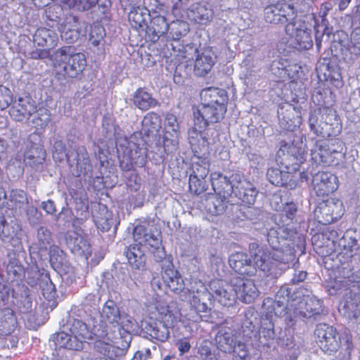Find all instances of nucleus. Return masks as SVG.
Instances as JSON below:
<instances>
[{"mask_svg": "<svg viewBox=\"0 0 360 360\" xmlns=\"http://www.w3.org/2000/svg\"><path fill=\"white\" fill-rule=\"evenodd\" d=\"M249 255L237 252L231 255L229 265L239 275L252 276L255 275L257 268L266 274H271L280 264L285 263V254L279 248L269 250L257 243H251L248 246Z\"/></svg>", "mask_w": 360, "mask_h": 360, "instance_id": "obj_1", "label": "nucleus"}, {"mask_svg": "<svg viewBox=\"0 0 360 360\" xmlns=\"http://www.w3.org/2000/svg\"><path fill=\"white\" fill-rule=\"evenodd\" d=\"M204 92L205 103L193 112L194 129L200 134L210 124L219 123L224 118L229 103L228 94L223 89L209 87Z\"/></svg>", "mask_w": 360, "mask_h": 360, "instance_id": "obj_2", "label": "nucleus"}, {"mask_svg": "<svg viewBox=\"0 0 360 360\" xmlns=\"http://www.w3.org/2000/svg\"><path fill=\"white\" fill-rule=\"evenodd\" d=\"M134 244L129 245L125 251L128 262L136 269H139L143 263V253L141 246L158 248L161 245L162 237L160 229H148L143 224H139L133 229Z\"/></svg>", "mask_w": 360, "mask_h": 360, "instance_id": "obj_3", "label": "nucleus"}, {"mask_svg": "<svg viewBox=\"0 0 360 360\" xmlns=\"http://www.w3.org/2000/svg\"><path fill=\"white\" fill-rule=\"evenodd\" d=\"M53 65L65 79L76 78L84 70L86 59L83 53L74 52L71 46H64L55 52Z\"/></svg>", "mask_w": 360, "mask_h": 360, "instance_id": "obj_4", "label": "nucleus"}, {"mask_svg": "<svg viewBox=\"0 0 360 360\" xmlns=\"http://www.w3.org/2000/svg\"><path fill=\"white\" fill-rule=\"evenodd\" d=\"M288 41L299 50H308L313 46V41L304 22L300 20L288 23L285 27Z\"/></svg>", "mask_w": 360, "mask_h": 360, "instance_id": "obj_5", "label": "nucleus"}, {"mask_svg": "<svg viewBox=\"0 0 360 360\" xmlns=\"http://www.w3.org/2000/svg\"><path fill=\"white\" fill-rule=\"evenodd\" d=\"M316 221L322 224H330L338 221L344 214L342 202L337 198L326 197L316 206Z\"/></svg>", "mask_w": 360, "mask_h": 360, "instance_id": "obj_6", "label": "nucleus"}, {"mask_svg": "<svg viewBox=\"0 0 360 360\" xmlns=\"http://www.w3.org/2000/svg\"><path fill=\"white\" fill-rule=\"evenodd\" d=\"M316 344L326 354L335 353L340 347L341 340L337 330L325 323L316 325Z\"/></svg>", "mask_w": 360, "mask_h": 360, "instance_id": "obj_7", "label": "nucleus"}, {"mask_svg": "<svg viewBox=\"0 0 360 360\" xmlns=\"http://www.w3.org/2000/svg\"><path fill=\"white\" fill-rule=\"evenodd\" d=\"M344 143L339 138H331L323 141L319 146L318 155L320 162L323 166H333L339 164Z\"/></svg>", "mask_w": 360, "mask_h": 360, "instance_id": "obj_8", "label": "nucleus"}, {"mask_svg": "<svg viewBox=\"0 0 360 360\" xmlns=\"http://www.w3.org/2000/svg\"><path fill=\"white\" fill-rule=\"evenodd\" d=\"M226 285L231 288L236 292L237 299L243 303H252L258 296V290L251 279L236 276L231 278L229 285Z\"/></svg>", "mask_w": 360, "mask_h": 360, "instance_id": "obj_9", "label": "nucleus"}, {"mask_svg": "<svg viewBox=\"0 0 360 360\" xmlns=\"http://www.w3.org/2000/svg\"><path fill=\"white\" fill-rule=\"evenodd\" d=\"M158 262H163L161 276L165 286L173 292H182L185 288V283L180 273L174 268L172 260L165 257L164 259H160Z\"/></svg>", "mask_w": 360, "mask_h": 360, "instance_id": "obj_10", "label": "nucleus"}, {"mask_svg": "<svg viewBox=\"0 0 360 360\" xmlns=\"http://www.w3.org/2000/svg\"><path fill=\"white\" fill-rule=\"evenodd\" d=\"M283 157L281 164L284 167L295 176L296 172L299 171L302 164L305 161L307 153L301 148L291 144L283 146Z\"/></svg>", "mask_w": 360, "mask_h": 360, "instance_id": "obj_11", "label": "nucleus"}, {"mask_svg": "<svg viewBox=\"0 0 360 360\" xmlns=\"http://www.w3.org/2000/svg\"><path fill=\"white\" fill-rule=\"evenodd\" d=\"M238 180L233 184L231 193L246 206L253 205L255 202L258 191L252 182L239 174Z\"/></svg>", "mask_w": 360, "mask_h": 360, "instance_id": "obj_12", "label": "nucleus"}, {"mask_svg": "<svg viewBox=\"0 0 360 360\" xmlns=\"http://www.w3.org/2000/svg\"><path fill=\"white\" fill-rule=\"evenodd\" d=\"M266 178L273 185L294 189L297 186V179L287 169L281 170L277 167H269L266 171Z\"/></svg>", "mask_w": 360, "mask_h": 360, "instance_id": "obj_13", "label": "nucleus"}, {"mask_svg": "<svg viewBox=\"0 0 360 360\" xmlns=\"http://www.w3.org/2000/svg\"><path fill=\"white\" fill-rule=\"evenodd\" d=\"M316 195L322 198L328 197L333 193L338 188V177L327 171L319 172L316 173Z\"/></svg>", "mask_w": 360, "mask_h": 360, "instance_id": "obj_14", "label": "nucleus"}, {"mask_svg": "<svg viewBox=\"0 0 360 360\" xmlns=\"http://www.w3.org/2000/svg\"><path fill=\"white\" fill-rule=\"evenodd\" d=\"M195 52L198 53L194 62V72L198 77H204L211 71L215 64L212 51L204 49L200 53L198 49H196Z\"/></svg>", "mask_w": 360, "mask_h": 360, "instance_id": "obj_15", "label": "nucleus"}, {"mask_svg": "<svg viewBox=\"0 0 360 360\" xmlns=\"http://www.w3.org/2000/svg\"><path fill=\"white\" fill-rule=\"evenodd\" d=\"M205 151L198 150L196 146L193 147V152L198 160L191 164L192 172L190 174H194L199 178H206L210 171V162L206 155L209 154L208 143L203 146Z\"/></svg>", "mask_w": 360, "mask_h": 360, "instance_id": "obj_16", "label": "nucleus"}, {"mask_svg": "<svg viewBox=\"0 0 360 360\" xmlns=\"http://www.w3.org/2000/svg\"><path fill=\"white\" fill-rule=\"evenodd\" d=\"M210 287L212 297L223 306L229 307L237 299L236 292H229L222 285L221 281H211Z\"/></svg>", "mask_w": 360, "mask_h": 360, "instance_id": "obj_17", "label": "nucleus"}, {"mask_svg": "<svg viewBox=\"0 0 360 360\" xmlns=\"http://www.w3.org/2000/svg\"><path fill=\"white\" fill-rule=\"evenodd\" d=\"M231 195L214 194L210 195L205 200V207L208 213L212 215L223 214L227 207L228 198Z\"/></svg>", "mask_w": 360, "mask_h": 360, "instance_id": "obj_18", "label": "nucleus"}, {"mask_svg": "<svg viewBox=\"0 0 360 360\" xmlns=\"http://www.w3.org/2000/svg\"><path fill=\"white\" fill-rule=\"evenodd\" d=\"M164 125V145L166 146L167 142L172 144L176 143L179 134V126L176 117L172 113H167L165 116Z\"/></svg>", "mask_w": 360, "mask_h": 360, "instance_id": "obj_19", "label": "nucleus"}, {"mask_svg": "<svg viewBox=\"0 0 360 360\" xmlns=\"http://www.w3.org/2000/svg\"><path fill=\"white\" fill-rule=\"evenodd\" d=\"M212 187L217 194L231 195L233 190L230 179L220 172H213L210 174Z\"/></svg>", "mask_w": 360, "mask_h": 360, "instance_id": "obj_20", "label": "nucleus"}, {"mask_svg": "<svg viewBox=\"0 0 360 360\" xmlns=\"http://www.w3.org/2000/svg\"><path fill=\"white\" fill-rule=\"evenodd\" d=\"M133 103L139 109L147 110L158 105V101L145 88H138L133 96Z\"/></svg>", "mask_w": 360, "mask_h": 360, "instance_id": "obj_21", "label": "nucleus"}, {"mask_svg": "<svg viewBox=\"0 0 360 360\" xmlns=\"http://www.w3.org/2000/svg\"><path fill=\"white\" fill-rule=\"evenodd\" d=\"M102 316L105 326L112 328V332H115L116 328L120 329L121 316L120 310L115 304H105L103 308Z\"/></svg>", "mask_w": 360, "mask_h": 360, "instance_id": "obj_22", "label": "nucleus"}, {"mask_svg": "<svg viewBox=\"0 0 360 360\" xmlns=\"http://www.w3.org/2000/svg\"><path fill=\"white\" fill-rule=\"evenodd\" d=\"M55 344L57 347L72 350H78L81 348V343L75 340L73 336L64 331L59 332L55 338Z\"/></svg>", "mask_w": 360, "mask_h": 360, "instance_id": "obj_23", "label": "nucleus"}, {"mask_svg": "<svg viewBox=\"0 0 360 360\" xmlns=\"http://www.w3.org/2000/svg\"><path fill=\"white\" fill-rule=\"evenodd\" d=\"M146 329L152 338L161 342L167 341L169 337V328L164 324L158 326L156 323H149Z\"/></svg>", "mask_w": 360, "mask_h": 360, "instance_id": "obj_24", "label": "nucleus"}, {"mask_svg": "<svg viewBox=\"0 0 360 360\" xmlns=\"http://www.w3.org/2000/svg\"><path fill=\"white\" fill-rule=\"evenodd\" d=\"M68 244L75 253L84 254L89 250L90 245L87 240L82 235L75 233L74 237L70 236Z\"/></svg>", "mask_w": 360, "mask_h": 360, "instance_id": "obj_25", "label": "nucleus"}, {"mask_svg": "<svg viewBox=\"0 0 360 360\" xmlns=\"http://www.w3.org/2000/svg\"><path fill=\"white\" fill-rule=\"evenodd\" d=\"M278 9L281 18H283V24L297 22V11L293 6L286 2H278Z\"/></svg>", "mask_w": 360, "mask_h": 360, "instance_id": "obj_26", "label": "nucleus"}, {"mask_svg": "<svg viewBox=\"0 0 360 360\" xmlns=\"http://www.w3.org/2000/svg\"><path fill=\"white\" fill-rule=\"evenodd\" d=\"M70 332L75 340L81 343V345L89 333L87 325L80 320L74 321L70 328Z\"/></svg>", "mask_w": 360, "mask_h": 360, "instance_id": "obj_27", "label": "nucleus"}, {"mask_svg": "<svg viewBox=\"0 0 360 360\" xmlns=\"http://www.w3.org/2000/svg\"><path fill=\"white\" fill-rule=\"evenodd\" d=\"M142 123L148 132L153 133L159 131L161 125V118L156 112H150L144 116Z\"/></svg>", "mask_w": 360, "mask_h": 360, "instance_id": "obj_28", "label": "nucleus"}, {"mask_svg": "<svg viewBox=\"0 0 360 360\" xmlns=\"http://www.w3.org/2000/svg\"><path fill=\"white\" fill-rule=\"evenodd\" d=\"M278 3L266 6L264 9V20L266 22L271 24L283 25V18H281L278 9Z\"/></svg>", "mask_w": 360, "mask_h": 360, "instance_id": "obj_29", "label": "nucleus"}, {"mask_svg": "<svg viewBox=\"0 0 360 360\" xmlns=\"http://www.w3.org/2000/svg\"><path fill=\"white\" fill-rule=\"evenodd\" d=\"M151 28L155 35L160 37L167 33L169 25L165 17L157 15L151 20Z\"/></svg>", "mask_w": 360, "mask_h": 360, "instance_id": "obj_30", "label": "nucleus"}, {"mask_svg": "<svg viewBox=\"0 0 360 360\" xmlns=\"http://www.w3.org/2000/svg\"><path fill=\"white\" fill-rule=\"evenodd\" d=\"M188 185L190 191L197 195L204 193L207 187L206 178L201 179L194 174H190Z\"/></svg>", "mask_w": 360, "mask_h": 360, "instance_id": "obj_31", "label": "nucleus"}, {"mask_svg": "<svg viewBox=\"0 0 360 360\" xmlns=\"http://www.w3.org/2000/svg\"><path fill=\"white\" fill-rule=\"evenodd\" d=\"M129 21L132 27L136 29L142 28L146 21L139 7H134L128 15Z\"/></svg>", "mask_w": 360, "mask_h": 360, "instance_id": "obj_32", "label": "nucleus"}, {"mask_svg": "<svg viewBox=\"0 0 360 360\" xmlns=\"http://www.w3.org/2000/svg\"><path fill=\"white\" fill-rule=\"evenodd\" d=\"M301 70V66L297 64L289 65L285 69L290 83H297V82L301 79V75L302 74Z\"/></svg>", "mask_w": 360, "mask_h": 360, "instance_id": "obj_33", "label": "nucleus"}, {"mask_svg": "<svg viewBox=\"0 0 360 360\" xmlns=\"http://www.w3.org/2000/svg\"><path fill=\"white\" fill-rule=\"evenodd\" d=\"M297 212V206L293 202H286L283 205L281 209V216L286 217L291 221L295 218Z\"/></svg>", "mask_w": 360, "mask_h": 360, "instance_id": "obj_34", "label": "nucleus"}, {"mask_svg": "<svg viewBox=\"0 0 360 360\" xmlns=\"http://www.w3.org/2000/svg\"><path fill=\"white\" fill-rule=\"evenodd\" d=\"M98 0H72L70 6L78 11H87L94 6Z\"/></svg>", "mask_w": 360, "mask_h": 360, "instance_id": "obj_35", "label": "nucleus"}, {"mask_svg": "<svg viewBox=\"0 0 360 360\" xmlns=\"http://www.w3.org/2000/svg\"><path fill=\"white\" fill-rule=\"evenodd\" d=\"M76 197H73L76 204V209L86 211L89 208V200L85 192L75 193Z\"/></svg>", "mask_w": 360, "mask_h": 360, "instance_id": "obj_36", "label": "nucleus"}, {"mask_svg": "<svg viewBox=\"0 0 360 360\" xmlns=\"http://www.w3.org/2000/svg\"><path fill=\"white\" fill-rule=\"evenodd\" d=\"M162 323L168 328H173L177 323L176 312H174L172 309L168 311L163 316L160 318Z\"/></svg>", "mask_w": 360, "mask_h": 360, "instance_id": "obj_37", "label": "nucleus"}, {"mask_svg": "<svg viewBox=\"0 0 360 360\" xmlns=\"http://www.w3.org/2000/svg\"><path fill=\"white\" fill-rule=\"evenodd\" d=\"M12 102V97L10 94L8 89L5 92L0 91V109L4 110L7 108Z\"/></svg>", "mask_w": 360, "mask_h": 360, "instance_id": "obj_38", "label": "nucleus"}, {"mask_svg": "<svg viewBox=\"0 0 360 360\" xmlns=\"http://www.w3.org/2000/svg\"><path fill=\"white\" fill-rule=\"evenodd\" d=\"M49 49H36L30 53L32 59H45L49 56Z\"/></svg>", "mask_w": 360, "mask_h": 360, "instance_id": "obj_39", "label": "nucleus"}, {"mask_svg": "<svg viewBox=\"0 0 360 360\" xmlns=\"http://www.w3.org/2000/svg\"><path fill=\"white\" fill-rule=\"evenodd\" d=\"M176 345L178 346V349L181 355L188 352L191 347L189 341H188L186 339L179 340Z\"/></svg>", "mask_w": 360, "mask_h": 360, "instance_id": "obj_40", "label": "nucleus"}, {"mask_svg": "<svg viewBox=\"0 0 360 360\" xmlns=\"http://www.w3.org/2000/svg\"><path fill=\"white\" fill-rule=\"evenodd\" d=\"M155 309L158 313L159 318L163 316L166 313H168V311L171 309L167 304L165 302H158L155 304Z\"/></svg>", "mask_w": 360, "mask_h": 360, "instance_id": "obj_41", "label": "nucleus"}, {"mask_svg": "<svg viewBox=\"0 0 360 360\" xmlns=\"http://www.w3.org/2000/svg\"><path fill=\"white\" fill-rule=\"evenodd\" d=\"M108 219L100 218L96 221L97 226L102 231H108L111 227V221Z\"/></svg>", "mask_w": 360, "mask_h": 360, "instance_id": "obj_42", "label": "nucleus"}, {"mask_svg": "<svg viewBox=\"0 0 360 360\" xmlns=\"http://www.w3.org/2000/svg\"><path fill=\"white\" fill-rule=\"evenodd\" d=\"M332 8L331 4L329 2H325L321 4L319 16L322 18V21L326 20V17L328 15V11Z\"/></svg>", "mask_w": 360, "mask_h": 360, "instance_id": "obj_43", "label": "nucleus"}, {"mask_svg": "<svg viewBox=\"0 0 360 360\" xmlns=\"http://www.w3.org/2000/svg\"><path fill=\"white\" fill-rule=\"evenodd\" d=\"M42 208L48 214H54L56 212L55 205L52 200H48L46 202H42Z\"/></svg>", "mask_w": 360, "mask_h": 360, "instance_id": "obj_44", "label": "nucleus"}, {"mask_svg": "<svg viewBox=\"0 0 360 360\" xmlns=\"http://www.w3.org/2000/svg\"><path fill=\"white\" fill-rule=\"evenodd\" d=\"M307 274L306 271H299L297 274H295L292 281L293 283H299L304 281L307 278Z\"/></svg>", "mask_w": 360, "mask_h": 360, "instance_id": "obj_45", "label": "nucleus"}, {"mask_svg": "<svg viewBox=\"0 0 360 360\" xmlns=\"http://www.w3.org/2000/svg\"><path fill=\"white\" fill-rule=\"evenodd\" d=\"M96 347L99 349L100 352H103L104 354H105L106 352H109L110 351V347H111V345L110 344H108V343H105L104 344V343H103L101 341H97L96 342Z\"/></svg>", "mask_w": 360, "mask_h": 360, "instance_id": "obj_46", "label": "nucleus"}, {"mask_svg": "<svg viewBox=\"0 0 360 360\" xmlns=\"http://www.w3.org/2000/svg\"><path fill=\"white\" fill-rule=\"evenodd\" d=\"M173 30H174V28L172 27L171 34H172V38L174 39H180L182 36L186 35L188 32V29L184 28V32H181V30H176L174 33H172Z\"/></svg>", "mask_w": 360, "mask_h": 360, "instance_id": "obj_47", "label": "nucleus"}, {"mask_svg": "<svg viewBox=\"0 0 360 360\" xmlns=\"http://www.w3.org/2000/svg\"><path fill=\"white\" fill-rule=\"evenodd\" d=\"M131 360H146V357L142 352L137 351Z\"/></svg>", "mask_w": 360, "mask_h": 360, "instance_id": "obj_48", "label": "nucleus"}, {"mask_svg": "<svg viewBox=\"0 0 360 360\" xmlns=\"http://www.w3.org/2000/svg\"><path fill=\"white\" fill-rule=\"evenodd\" d=\"M351 1L352 0H340L338 4L339 9L340 11H344L345 9H346L349 6V3L351 2Z\"/></svg>", "mask_w": 360, "mask_h": 360, "instance_id": "obj_49", "label": "nucleus"}, {"mask_svg": "<svg viewBox=\"0 0 360 360\" xmlns=\"http://www.w3.org/2000/svg\"><path fill=\"white\" fill-rule=\"evenodd\" d=\"M174 25H178V27H188V25L185 22H183V21H178L177 22H174Z\"/></svg>", "mask_w": 360, "mask_h": 360, "instance_id": "obj_50", "label": "nucleus"}, {"mask_svg": "<svg viewBox=\"0 0 360 360\" xmlns=\"http://www.w3.org/2000/svg\"><path fill=\"white\" fill-rule=\"evenodd\" d=\"M131 167V164L127 165L123 169L127 171H129Z\"/></svg>", "mask_w": 360, "mask_h": 360, "instance_id": "obj_51", "label": "nucleus"}, {"mask_svg": "<svg viewBox=\"0 0 360 360\" xmlns=\"http://www.w3.org/2000/svg\"><path fill=\"white\" fill-rule=\"evenodd\" d=\"M300 176L301 178L304 177L307 181L308 180V177L307 176L304 172L300 174Z\"/></svg>", "mask_w": 360, "mask_h": 360, "instance_id": "obj_52", "label": "nucleus"}, {"mask_svg": "<svg viewBox=\"0 0 360 360\" xmlns=\"http://www.w3.org/2000/svg\"><path fill=\"white\" fill-rule=\"evenodd\" d=\"M31 114L32 113L30 111H28V112L25 111V112H22L23 116H25L26 115H31Z\"/></svg>", "mask_w": 360, "mask_h": 360, "instance_id": "obj_53", "label": "nucleus"}, {"mask_svg": "<svg viewBox=\"0 0 360 360\" xmlns=\"http://www.w3.org/2000/svg\"><path fill=\"white\" fill-rule=\"evenodd\" d=\"M171 358H172V357H171L170 356L167 355V356H166L164 358V359H163V360H170V359H171Z\"/></svg>", "mask_w": 360, "mask_h": 360, "instance_id": "obj_54", "label": "nucleus"}, {"mask_svg": "<svg viewBox=\"0 0 360 360\" xmlns=\"http://www.w3.org/2000/svg\"><path fill=\"white\" fill-rule=\"evenodd\" d=\"M316 47L319 48V47H320V46H321V42L318 43V42L316 41Z\"/></svg>", "mask_w": 360, "mask_h": 360, "instance_id": "obj_55", "label": "nucleus"}, {"mask_svg": "<svg viewBox=\"0 0 360 360\" xmlns=\"http://www.w3.org/2000/svg\"><path fill=\"white\" fill-rule=\"evenodd\" d=\"M98 30H101L102 32H105V30H104L103 27H98Z\"/></svg>", "mask_w": 360, "mask_h": 360, "instance_id": "obj_56", "label": "nucleus"}, {"mask_svg": "<svg viewBox=\"0 0 360 360\" xmlns=\"http://www.w3.org/2000/svg\"><path fill=\"white\" fill-rule=\"evenodd\" d=\"M161 252H162V255H163L164 256H165V253L163 251H161Z\"/></svg>", "mask_w": 360, "mask_h": 360, "instance_id": "obj_57", "label": "nucleus"}]
</instances>
